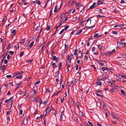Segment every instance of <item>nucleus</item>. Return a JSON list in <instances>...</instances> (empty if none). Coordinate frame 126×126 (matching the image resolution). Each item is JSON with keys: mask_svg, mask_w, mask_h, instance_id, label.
I'll return each mask as SVG.
<instances>
[{"mask_svg": "<svg viewBox=\"0 0 126 126\" xmlns=\"http://www.w3.org/2000/svg\"><path fill=\"white\" fill-rule=\"evenodd\" d=\"M101 70L102 71H104L106 70H107L108 71L109 69L107 67H102V68Z\"/></svg>", "mask_w": 126, "mask_h": 126, "instance_id": "nucleus-18", "label": "nucleus"}, {"mask_svg": "<svg viewBox=\"0 0 126 126\" xmlns=\"http://www.w3.org/2000/svg\"><path fill=\"white\" fill-rule=\"evenodd\" d=\"M49 92V93H50L51 92L50 90L47 89L46 90L45 93H47Z\"/></svg>", "mask_w": 126, "mask_h": 126, "instance_id": "nucleus-60", "label": "nucleus"}, {"mask_svg": "<svg viewBox=\"0 0 126 126\" xmlns=\"http://www.w3.org/2000/svg\"><path fill=\"white\" fill-rule=\"evenodd\" d=\"M40 23L39 22V24H36L35 26H34V28H38L40 26Z\"/></svg>", "mask_w": 126, "mask_h": 126, "instance_id": "nucleus-21", "label": "nucleus"}, {"mask_svg": "<svg viewBox=\"0 0 126 126\" xmlns=\"http://www.w3.org/2000/svg\"><path fill=\"white\" fill-rule=\"evenodd\" d=\"M94 6V2L93 3L92 5L90 7V9H92L93 8Z\"/></svg>", "mask_w": 126, "mask_h": 126, "instance_id": "nucleus-28", "label": "nucleus"}, {"mask_svg": "<svg viewBox=\"0 0 126 126\" xmlns=\"http://www.w3.org/2000/svg\"><path fill=\"white\" fill-rule=\"evenodd\" d=\"M78 18V17L77 16H76L75 17H74L72 19V21H74L75 20H77Z\"/></svg>", "mask_w": 126, "mask_h": 126, "instance_id": "nucleus-43", "label": "nucleus"}, {"mask_svg": "<svg viewBox=\"0 0 126 126\" xmlns=\"http://www.w3.org/2000/svg\"><path fill=\"white\" fill-rule=\"evenodd\" d=\"M74 56L73 54H71V57H70V60H71L74 58Z\"/></svg>", "mask_w": 126, "mask_h": 126, "instance_id": "nucleus-46", "label": "nucleus"}, {"mask_svg": "<svg viewBox=\"0 0 126 126\" xmlns=\"http://www.w3.org/2000/svg\"><path fill=\"white\" fill-rule=\"evenodd\" d=\"M23 112V110H20L19 111V114L20 115H22Z\"/></svg>", "mask_w": 126, "mask_h": 126, "instance_id": "nucleus-50", "label": "nucleus"}, {"mask_svg": "<svg viewBox=\"0 0 126 126\" xmlns=\"http://www.w3.org/2000/svg\"><path fill=\"white\" fill-rule=\"evenodd\" d=\"M80 115L81 117H83V112L82 111H81L79 112Z\"/></svg>", "mask_w": 126, "mask_h": 126, "instance_id": "nucleus-35", "label": "nucleus"}, {"mask_svg": "<svg viewBox=\"0 0 126 126\" xmlns=\"http://www.w3.org/2000/svg\"><path fill=\"white\" fill-rule=\"evenodd\" d=\"M65 116L64 115H63L61 114L60 116V121L61 122L63 119V118L65 117Z\"/></svg>", "mask_w": 126, "mask_h": 126, "instance_id": "nucleus-15", "label": "nucleus"}, {"mask_svg": "<svg viewBox=\"0 0 126 126\" xmlns=\"http://www.w3.org/2000/svg\"><path fill=\"white\" fill-rule=\"evenodd\" d=\"M61 65L62 63L61 62H60L59 63V65L58 69H61Z\"/></svg>", "mask_w": 126, "mask_h": 126, "instance_id": "nucleus-32", "label": "nucleus"}, {"mask_svg": "<svg viewBox=\"0 0 126 126\" xmlns=\"http://www.w3.org/2000/svg\"><path fill=\"white\" fill-rule=\"evenodd\" d=\"M88 123L91 126H94V125L92 124L89 121H88Z\"/></svg>", "mask_w": 126, "mask_h": 126, "instance_id": "nucleus-45", "label": "nucleus"}, {"mask_svg": "<svg viewBox=\"0 0 126 126\" xmlns=\"http://www.w3.org/2000/svg\"><path fill=\"white\" fill-rule=\"evenodd\" d=\"M57 6H56L55 7L54 10V13L57 12L59 10H58L57 9Z\"/></svg>", "mask_w": 126, "mask_h": 126, "instance_id": "nucleus-26", "label": "nucleus"}, {"mask_svg": "<svg viewBox=\"0 0 126 126\" xmlns=\"http://www.w3.org/2000/svg\"><path fill=\"white\" fill-rule=\"evenodd\" d=\"M74 101L72 100H70L68 102V104L70 106H72L74 105Z\"/></svg>", "mask_w": 126, "mask_h": 126, "instance_id": "nucleus-14", "label": "nucleus"}, {"mask_svg": "<svg viewBox=\"0 0 126 126\" xmlns=\"http://www.w3.org/2000/svg\"><path fill=\"white\" fill-rule=\"evenodd\" d=\"M34 43V42H32L31 43V44H30L29 45V48H28L27 49H30V48H31L32 47V46L33 45V44Z\"/></svg>", "mask_w": 126, "mask_h": 126, "instance_id": "nucleus-22", "label": "nucleus"}, {"mask_svg": "<svg viewBox=\"0 0 126 126\" xmlns=\"http://www.w3.org/2000/svg\"><path fill=\"white\" fill-rule=\"evenodd\" d=\"M52 66L53 67V68H55L56 66V64L55 63H53L52 64Z\"/></svg>", "mask_w": 126, "mask_h": 126, "instance_id": "nucleus-49", "label": "nucleus"}, {"mask_svg": "<svg viewBox=\"0 0 126 126\" xmlns=\"http://www.w3.org/2000/svg\"><path fill=\"white\" fill-rule=\"evenodd\" d=\"M40 81H37L34 84V85H35L38 84H39L40 83Z\"/></svg>", "mask_w": 126, "mask_h": 126, "instance_id": "nucleus-48", "label": "nucleus"}, {"mask_svg": "<svg viewBox=\"0 0 126 126\" xmlns=\"http://www.w3.org/2000/svg\"><path fill=\"white\" fill-rule=\"evenodd\" d=\"M101 54L103 56L107 55V53H105V52H102L101 53Z\"/></svg>", "mask_w": 126, "mask_h": 126, "instance_id": "nucleus-44", "label": "nucleus"}, {"mask_svg": "<svg viewBox=\"0 0 126 126\" xmlns=\"http://www.w3.org/2000/svg\"><path fill=\"white\" fill-rule=\"evenodd\" d=\"M98 10L100 11L101 12H102V10L101 9H100L98 8H97L96 9V10H95V11H96V10L98 11Z\"/></svg>", "mask_w": 126, "mask_h": 126, "instance_id": "nucleus-55", "label": "nucleus"}, {"mask_svg": "<svg viewBox=\"0 0 126 126\" xmlns=\"http://www.w3.org/2000/svg\"><path fill=\"white\" fill-rule=\"evenodd\" d=\"M71 63V60H66V65L68 66V68H67V69H68V68L70 67V64Z\"/></svg>", "mask_w": 126, "mask_h": 126, "instance_id": "nucleus-5", "label": "nucleus"}, {"mask_svg": "<svg viewBox=\"0 0 126 126\" xmlns=\"http://www.w3.org/2000/svg\"><path fill=\"white\" fill-rule=\"evenodd\" d=\"M107 82L110 84L109 85L110 86L112 87H115V85L114 83H113L111 81H110L109 80H108L107 81Z\"/></svg>", "mask_w": 126, "mask_h": 126, "instance_id": "nucleus-6", "label": "nucleus"}, {"mask_svg": "<svg viewBox=\"0 0 126 126\" xmlns=\"http://www.w3.org/2000/svg\"><path fill=\"white\" fill-rule=\"evenodd\" d=\"M84 58L85 59V60H87L88 59V57L86 55H85L84 56Z\"/></svg>", "mask_w": 126, "mask_h": 126, "instance_id": "nucleus-57", "label": "nucleus"}, {"mask_svg": "<svg viewBox=\"0 0 126 126\" xmlns=\"http://www.w3.org/2000/svg\"><path fill=\"white\" fill-rule=\"evenodd\" d=\"M107 55H110L112 54V52L111 51H107Z\"/></svg>", "mask_w": 126, "mask_h": 126, "instance_id": "nucleus-25", "label": "nucleus"}, {"mask_svg": "<svg viewBox=\"0 0 126 126\" xmlns=\"http://www.w3.org/2000/svg\"><path fill=\"white\" fill-rule=\"evenodd\" d=\"M12 76L11 75H6V77L7 78H11L12 77Z\"/></svg>", "mask_w": 126, "mask_h": 126, "instance_id": "nucleus-53", "label": "nucleus"}, {"mask_svg": "<svg viewBox=\"0 0 126 126\" xmlns=\"http://www.w3.org/2000/svg\"><path fill=\"white\" fill-rule=\"evenodd\" d=\"M95 1H97L96 3H95V7H97L99 5L103 4H104L103 1L101 0H95Z\"/></svg>", "mask_w": 126, "mask_h": 126, "instance_id": "nucleus-3", "label": "nucleus"}, {"mask_svg": "<svg viewBox=\"0 0 126 126\" xmlns=\"http://www.w3.org/2000/svg\"><path fill=\"white\" fill-rule=\"evenodd\" d=\"M22 76L21 75H20V76H16V79H21L22 78Z\"/></svg>", "mask_w": 126, "mask_h": 126, "instance_id": "nucleus-23", "label": "nucleus"}, {"mask_svg": "<svg viewBox=\"0 0 126 126\" xmlns=\"http://www.w3.org/2000/svg\"><path fill=\"white\" fill-rule=\"evenodd\" d=\"M65 17V14H63L62 15V16L61 17V19H60V20H61V21H63V19H64V18Z\"/></svg>", "mask_w": 126, "mask_h": 126, "instance_id": "nucleus-20", "label": "nucleus"}, {"mask_svg": "<svg viewBox=\"0 0 126 126\" xmlns=\"http://www.w3.org/2000/svg\"><path fill=\"white\" fill-rule=\"evenodd\" d=\"M70 56L68 55L67 57V60H70Z\"/></svg>", "mask_w": 126, "mask_h": 126, "instance_id": "nucleus-54", "label": "nucleus"}, {"mask_svg": "<svg viewBox=\"0 0 126 126\" xmlns=\"http://www.w3.org/2000/svg\"><path fill=\"white\" fill-rule=\"evenodd\" d=\"M120 3L121 4H123L125 3V2L124 0H122L120 2Z\"/></svg>", "mask_w": 126, "mask_h": 126, "instance_id": "nucleus-64", "label": "nucleus"}, {"mask_svg": "<svg viewBox=\"0 0 126 126\" xmlns=\"http://www.w3.org/2000/svg\"><path fill=\"white\" fill-rule=\"evenodd\" d=\"M60 20L61 21L60 23H59V25H58L60 27L62 25L63 23V21H61V20Z\"/></svg>", "mask_w": 126, "mask_h": 126, "instance_id": "nucleus-47", "label": "nucleus"}, {"mask_svg": "<svg viewBox=\"0 0 126 126\" xmlns=\"http://www.w3.org/2000/svg\"><path fill=\"white\" fill-rule=\"evenodd\" d=\"M0 69L1 71L3 72H4L6 69L5 66L3 65L0 67Z\"/></svg>", "mask_w": 126, "mask_h": 126, "instance_id": "nucleus-12", "label": "nucleus"}, {"mask_svg": "<svg viewBox=\"0 0 126 126\" xmlns=\"http://www.w3.org/2000/svg\"><path fill=\"white\" fill-rule=\"evenodd\" d=\"M96 91L97 93H101L102 91V90H96L95 91Z\"/></svg>", "mask_w": 126, "mask_h": 126, "instance_id": "nucleus-52", "label": "nucleus"}, {"mask_svg": "<svg viewBox=\"0 0 126 126\" xmlns=\"http://www.w3.org/2000/svg\"><path fill=\"white\" fill-rule=\"evenodd\" d=\"M50 26H47V27L46 29V30L47 31H48L50 30Z\"/></svg>", "mask_w": 126, "mask_h": 126, "instance_id": "nucleus-56", "label": "nucleus"}, {"mask_svg": "<svg viewBox=\"0 0 126 126\" xmlns=\"http://www.w3.org/2000/svg\"><path fill=\"white\" fill-rule=\"evenodd\" d=\"M30 117L29 115L27 116L26 118V120L27 121L26 123H27L30 120Z\"/></svg>", "mask_w": 126, "mask_h": 126, "instance_id": "nucleus-24", "label": "nucleus"}, {"mask_svg": "<svg viewBox=\"0 0 126 126\" xmlns=\"http://www.w3.org/2000/svg\"><path fill=\"white\" fill-rule=\"evenodd\" d=\"M100 79H98L96 82V84L98 85H101L102 84V83L100 81Z\"/></svg>", "mask_w": 126, "mask_h": 126, "instance_id": "nucleus-7", "label": "nucleus"}, {"mask_svg": "<svg viewBox=\"0 0 126 126\" xmlns=\"http://www.w3.org/2000/svg\"><path fill=\"white\" fill-rule=\"evenodd\" d=\"M59 59L58 58H56V56H54L53 57V60L54 61H55V62L56 63L58 62Z\"/></svg>", "mask_w": 126, "mask_h": 126, "instance_id": "nucleus-13", "label": "nucleus"}, {"mask_svg": "<svg viewBox=\"0 0 126 126\" xmlns=\"http://www.w3.org/2000/svg\"><path fill=\"white\" fill-rule=\"evenodd\" d=\"M79 65L77 64H76L75 66V67L76 68V70H78V68Z\"/></svg>", "mask_w": 126, "mask_h": 126, "instance_id": "nucleus-37", "label": "nucleus"}, {"mask_svg": "<svg viewBox=\"0 0 126 126\" xmlns=\"http://www.w3.org/2000/svg\"><path fill=\"white\" fill-rule=\"evenodd\" d=\"M51 111V109H50L49 107H48L46 108L45 111L46 112L45 115L47 114H49Z\"/></svg>", "mask_w": 126, "mask_h": 126, "instance_id": "nucleus-4", "label": "nucleus"}, {"mask_svg": "<svg viewBox=\"0 0 126 126\" xmlns=\"http://www.w3.org/2000/svg\"><path fill=\"white\" fill-rule=\"evenodd\" d=\"M64 29H63L59 33V34H61L62 33L64 32Z\"/></svg>", "mask_w": 126, "mask_h": 126, "instance_id": "nucleus-63", "label": "nucleus"}, {"mask_svg": "<svg viewBox=\"0 0 126 126\" xmlns=\"http://www.w3.org/2000/svg\"><path fill=\"white\" fill-rule=\"evenodd\" d=\"M111 115L113 119H116L119 122H120L121 120H119V116L118 115H117L116 114L114 113H111Z\"/></svg>", "mask_w": 126, "mask_h": 126, "instance_id": "nucleus-2", "label": "nucleus"}, {"mask_svg": "<svg viewBox=\"0 0 126 126\" xmlns=\"http://www.w3.org/2000/svg\"><path fill=\"white\" fill-rule=\"evenodd\" d=\"M69 27V26H66L64 28V30L66 31L68 29Z\"/></svg>", "mask_w": 126, "mask_h": 126, "instance_id": "nucleus-39", "label": "nucleus"}, {"mask_svg": "<svg viewBox=\"0 0 126 126\" xmlns=\"http://www.w3.org/2000/svg\"><path fill=\"white\" fill-rule=\"evenodd\" d=\"M16 31L15 30H13L12 31V33L13 34V35H15L16 34Z\"/></svg>", "mask_w": 126, "mask_h": 126, "instance_id": "nucleus-34", "label": "nucleus"}, {"mask_svg": "<svg viewBox=\"0 0 126 126\" xmlns=\"http://www.w3.org/2000/svg\"><path fill=\"white\" fill-rule=\"evenodd\" d=\"M73 117L76 120H78V117L77 114L74 111L73 113Z\"/></svg>", "mask_w": 126, "mask_h": 126, "instance_id": "nucleus-9", "label": "nucleus"}, {"mask_svg": "<svg viewBox=\"0 0 126 126\" xmlns=\"http://www.w3.org/2000/svg\"><path fill=\"white\" fill-rule=\"evenodd\" d=\"M98 47L99 50H101L102 49V47L101 46L99 45L98 46Z\"/></svg>", "mask_w": 126, "mask_h": 126, "instance_id": "nucleus-58", "label": "nucleus"}, {"mask_svg": "<svg viewBox=\"0 0 126 126\" xmlns=\"http://www.w3.org/2000/svg\"><path fill=\"white\" fill-rule=\"evenodd\" d=\"M59 27H59V26L58 25L56 26V27H55V28L56 29V30H55V32L54 33V34H55L56 33V31H57L58 28Z\"/></svg>", "mask_w": 126, "mask_h": 126, "instance_id": "nucleus-36", "label": "nucleus"}, {"mask_svg": "<svg viewBox=\"0 0 126 126\" xmlns=\"http://www.w3.org/2000/svg\"><path fill=\"white\" fill-rule=\"evenodd\" d=\"M97 32V31H95V37L97 36V39L98 37L102 36V35L101 34H99V33H97L96 32Z\"/></svg>", "mask_w": 126, "mask_h": 126, "instance_id": "nucleus-10", "label": "nucleus"}, {"mask_svg": "<svg viewBox=\"0 0 126 126\" xmlns=\"http://www.w3.org/2000/svg\"><path fill=\"white\" fill-rule=\"evenodd\" d=\"M119 43L120 44H122L123 46L124 47H125L126 45V43H122L120 42H119Z\"/></svg>", "mask_w": 126, "mask_h": 126, "instance_id": "nucleus-29", "label": "nucleus"}, {"mask_svg": "<svg viewBox=\"0 0 126 126\" xmlns=\"http://www.w3.org/2000/svg\"><path fill=\"white\" fill-rule=\"evenodd\" d=\"M33 30L34 32H37L39 30V29H38V28H34Z\"/></svg>", "mask_w": 126, "mask_h": 126, "instance_id": "nucleus-40", "label": "nucleus"}, {"mask_svg": "<svg viewBox=\"0 0 126 126\" xmlns=\"http://www.w3.org/2000/svg\"><path fill=\"white\" fill-rule=\"evenodd\" d=\"M21 74L20 72H15L13 74V76H16V75H19Z\"/></svg>", "mask_w": 126, "mask_h": 126, "instance_id": "nucleus-19", "label": "nucleus"}, {"mask_svg": "<svg viewBox=\"0 0 126 126\" xmlns=\"http://www.w3.org/2000/svg\"><path fill=\"white\" fill-rule=\"evenodd\" d=\"M36 91L35 90L34 88H33L32 91H31L30 93H29L28 94L30 96L32 97L33 98H34L35 97L36 94Z\"/></svg>", "mask_w": 126, "mask_h": 126, "instance_id": "nucleus-1", "label": "nucleus"}, {"mask_svg": "<svg viewBox=\"0 0 126 126\" xmlns=\"http://www.w3.org/2000/svg\"><path fill=\"white\" fill-rule=\"evenodd\" d=\"M9 53H10V54L11 55H13L14 54V52L12 51H9Z\"/></svg>", "mask_w": 126, "mask_h": 126, "instance_id": "nucleus-59", "label": "nucleus"}, {"mask_svg": "<svg viewBox=\"0 0 126 126\" xmlns=\"http://www.w3.org/2000/svg\"><path fill=\"white\" fill-rule=\"evenodd\" d=\"M63 78L62 77H61V79L60 80V85H61L62 84V83L63 82Z\"/></svg>", "mask_w": 126, "mask_h": 126, "instance_id": "nucleus-42", "label": "nucleus"}, {"mask_svg": "<svg viewBox=\"0 0 126 126\" xmlns=\"http://www.w3.org/2000/svg\"><path fill=\"white\" fill-rule=\"evenodd\" d=\"M33 61V60H29L27 62L28 63H31Z\"/></svg>", "mask_w": 126, "mask_h": 126, "instance_id": "nucleus-61", "label": "nucleus"}, {"mask_svg": "<svg viewBox=\"0 0 126 126\" xmlns=\"http://www.w3.org/2000/svg\"><path fill=\"white\" fill-rule=\"evenodd\" d=\"M75 6L76 7H80L83 6V5L80 2L77 3L75 4Z\"/></svg>", "mask_w": 126, "mask_h": 126, "instance_id": "nucleus-8", "label": "nucleus"}, {"mask_svg": "<svg viewBox=\"0 0 126 126\" xmlns=\"http://www.w3.org/2000/svg\"><path fill=\"white\" fill-rule=\"evenodd\" d=\"M119 76L123 79H126V76L125 75H120Z\"/></svg>", "mask_w": 126, "mask_h": 126, "instance_id": "nucleus-38", "label": "nucleus"}, {"mask_svg": "<svg viewBox=\"0 0 126 126\" xmlns=\"http://www.w3.org/2000/svg\"><path fill=\"white\" fill-rule=\"evenodd\" d=\"M121 93L125 96H126V93H125L124 91L122 90L121 91Z\"/></svg>", "mask_w": 126, "mask_h": 126, "instance_id": "nucleus-30", "label": "nucleus"}, {"mask_svg": "<svg viewBox=\"0 0 126 126\" xmlns=\"http://www.w3.org/2000/svg\"><path fill=\"white\" fill-rule=\"evenodd\" d=\"M79 51V53L81 55V58H82L83 54L82 53L83 50L82 49L80 48L78 50Z\"/></svg>", "mask_w": 126, "mask_h": 126, "instance_id": "nucleus-11", "label": "nucleus"}, {"mask_svg": "<svg viewBox=\"0 0 126 126\" xmlns=\"http://www.w3.org/2000/svg\"><path fill=\"white\" fill-rule=\"evenodd\" d=\"M82 30H79V31L77 32L76 33V34L77 35H79L82 32Z\"/></svg>", "mask_w": 126, "mask_h": 126, "instance_id": "nucleus-33", "label": "nucleus"}, {"mask_svg": "<svg viewBox=\"0 0 126 126\" xmlns=\"http://www.w3.org/2000/svg\"><path fill=\"white\" fill-rule=\"evenodd\" d=\"M78 50L77 49H76L75 51L74 52V54L75 55H76L78 54Z\"/></svg>", "mask_w": 126, "mask_h": 126, "instance_id": "nucleus-31", "label": "nucleus"}, {"mask_svg": "<svg viewBox=\"0 0 126 126\" xmlns=\"http://www.w3.org/2000/svg\"><path fill=\"white\" fill-rule=\"evenodd\" d=\"M77 29L76 28H74L72 30V32H71V34L73 35L74 34V33L75 32Z\"/></svg>", "mask_w": 126, "mask_h": 126, "instance_id": "nucleus-16", "label": "nucleus"}, {"mask_svg": "<svg viewBox=\"0 0 126 126\" xmlns=\"http://www.w3.org/2000/svg\"><path fill=\"white\" fill-rule=\"evenodd\" d=\"M112 92H114L116 91V89H112L110 90Z\"/></svg>", "mask_w": 126, "mask_h": 126, "instance_id": "nucleus-51", "label": "nucleus"}, {"mask_svg": "<svg viewBox=\"0 0 126 126\" xmlns=\"http://www.w3.org/2000/svg\"><path fill=\"white\" fill-rule=\"evenodd\" d=\"M112 33L114 34H117L118 33L117 31H112Z\"/></svg>", "mask_w": 126, "mask_h": 126, "instance_id": "nucleus-41", "label": "nucleus"}, {"mask_svg": "<svg viewBox=\"0 0 126 126\" xmlns=\"http://www.w3.org/2000/svg\"><path fill=\"white\" fill-rule=\"evenodd\" d=\"M98 63L101 66H103L104 65V63H102V62L98 60L97 61Z\"/></svg>", "mask_w": 126, "mask_h": 126, "instance_id": "nucleus-17", "label": "nucleus"}, {"mask_svg": "<svg viewBox=\"0 0 126 126\" xmlns=\"http://www.w3.org/2000/svg\"><path fill=\"white\" fill-rule=\"evenodd\" d=\"M24 54V52L23 51H21L20 52L19 56L20 57H22L23 55Z\"/></svg>", "mask_w": 126, "mask_h": 126, "instance_id": "nucleus-27", "label": "nucleus"}, {"mask_svg": "<svg viewBox=\"0 0 126 126\" xmlns=\"http://www.w3.org/2000/svg\"><path fill=\"white\" fill-rule=\"evenodd\" d=\"M79 103L78 102H77L75 103V105L76 107H77L79 106Z\"/></svg>", "mask_w": 126, "mask_h": 126, "instance_id": "nucleus-62", "label": "nucleus"}]
</instances>
